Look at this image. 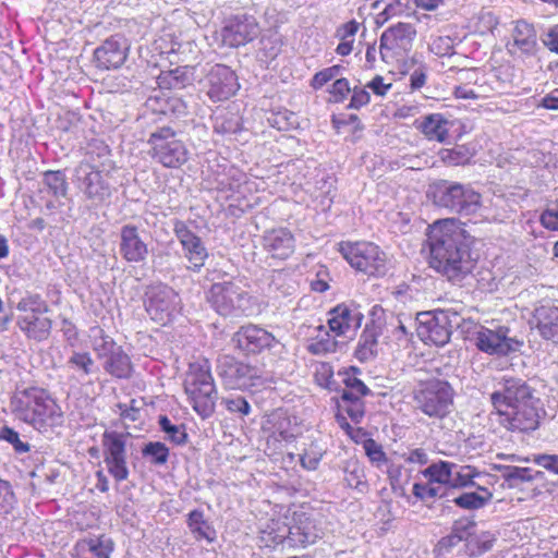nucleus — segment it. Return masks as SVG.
Returning a JSON list of instances; mask_svg holds the SVG:
<instances>
[{"instance_id":"nucleus-1","label":"nucleus","mask_w":558,"mask_h":558,"mask_svg":"<svg viewBox=\"0 0 558 558\" xmlns=\"http://www.w3.org/2000/svg\"><path fill=\"white\" fill-rule=\"evenodd\" d=\"M429 265L449 281L460 282L475 267L465 231L453 219L435 222L428 232Z\"/></svg>"},{"instance_id":"nucleus-2","label":"nucleus","mask_w":558,"mask_h":558,"mask_svg":"<svg viewBox=\"0 0 558 558\" xmlns=\"http://www.w3.org/2000/svg\"><path fill=\"white\" fill-rule=\"evenodd\" d=\"M498 423L510 432L530 433L539 426L545 414L543 402L525 380L504 377L490 395Z\"/></svg>"},{"instance_id":"nucleus-3","label":"nucleus","mask_w":558,"mask_h":558,"mask_svg":"<svg viewBox=\"0 0 558 558\" xmlns=\"http://www.w3.org/2000/svg\"><path fill=\"white\" fill-rule=\"evenodd\" d=\"M13 413L39 432L61 426L63 412L57 401L43 388L17 391L11 400Z\"/></svg>"},{"instance_id":"nucleus-4","label":"nucleus","mask_w":558,"mask_h":558,"mask_svg":"<svg viewBox=\"0 0 558 558\" xmlns=\"http://www.w3.org/2000/svg\"><path fill=\"white\" fill-rule=\"evenodd\" d=\"M184 391L193 410L203 418L215 412L218 392L211 375V365L207 359H198L189 364L184 378Z\"/></svg>"},{"instance_id":"nucleus-5","label":"nucleus","mask_w":558,"mask_h":558,"mask_svg":"<svg viewBox=\"0 0 558 558\" xmlns=\"http://www.w3.org/2000/svg\"><path fill=\"white\" fill-rule=\"evenodd\" d=\"M429 193L435 205L460 216H471L481 208V195L469 184L439 180L430 185Z\"/></svg>"},{"instance_id":"nucleus-6","label":"nucleus","mask_w":558,"mask_h":558,"mask_svg":"<svg viewBox=\"0 0 558 558\" xmlns=\"http://www.w3.org/2000/svg\"><path fill=\"white\" fill-rule=\"evenodd\" d=\"M324 534L322 522L313 513L294 512L293 524L282 526L277 532H264L263 541L266 546H277L288 543L305 547L316 543Z\"/></svg>"},{"instance_id":"nucleus-7","label":"nucleus","mask_w":558,"mask_h":558,"mask_svg":"<svg viewBox=\"0 0 558 558\" xmlns=\"http://www.w3.org/2000/svg\"><path fill=\"white\" fill-rule=\"evenodd\" d=\"M207 300L215 312L223 317L251 316L254 313L253 298L233 281L211 284Z\"/></svg>"},{"instance_id":"nucleus-8","label":"nucleus","mask_w":558,"mask_h":558,"mask_svg":"<svg viewBox=\"0 0 558 558\" xmlns=\"http://www.w3.org/2000/svg\"><path fill=\"white\" fill-rule=\"evenodd\" d=\"M418 336L423 341L442 347L450 341L452 330L473 320L465 319L453 308L436 310L418 315Z\"/></svg>"},{"instance_id":"nucleus-9","label":"nucleus","mask_w":558,"mask_h":558,"mask_svg":"<svg viewBox=\"0 0 558 558\" xmlns=\"http://www.w3.org/2000/svg\"><path fill=\"white\" fill-rule=\"evenodd\" d=\"M74 178L77 189L93 206L99 207L109 203L112 186L109 172L105 171V162L98 165L81 161L74 169Z\"/></svg>"},{"instance_id":"nucleus-10","label":"nucleus","mask_w":558,"mask_h":558,"mask_svg":"<svg viewBox=\"0 0 558 558\" xmlns=\"http://www.w3.org/2000/svg\"><path fill=\"white\" fill-rule=\"evenodd\" d=\"M338 252L352 268L367 276L384 277L388 271L385 252L372 242H340Z\"/></svg>"},{"instance_id":"nucleus-11","label":"nucleus","mask_w":558,"mask_h":558,"mask_svg":"<svg viewBox=\"0 0 558 558\" xmlns=\"http://www.w3.org/2000/svg\"><path fill=\"white\" fill-rule=\"evenodd\" d=\"M454 390L451 385L441 379H432L422 384L414 391V402L417 410L429 417L444 418L453 407Z\"/></svg>"},{"instance_id":"nucleus-12","label":"nucleus","mask_w":558,"mask_h":558,"mask_svg":"<svg viewBox=\"0 0 558 558\" xmlns=\"http://www.w3.org/2000/svg\"><path fill=\"white\" fill-rule=\"evenodd\" d=\"M150 156L165 168H180L189 160V150L178 133L170 126L157 128L147 141Z\"/></svg>"},{"instance_id":"nucleus-13","label":"nucleus","mask_w":558,"mask_h":558,"mask_svg":"<svg viewBox=\"0 0 558 558\" xmlns=\"http://www.w3.org/2000/svg\"><path fill=\"white\" fill-rule=\"evenodd\" d=\"M144 306L150 319L162 326L171 323L182 308L179 293L165 283L146 288Z\"/></svg>"},{"instance_id":"nucleus-14","label":"nucleus","mask_w":558,"mask_h":558,"mask_svg":"<svg viewBox=\"0 0 558 558\" xmlns=\"http://www.w3.org/2000/svg\"><path fill=\"white\" fill-rule=\"evenodd\" d=\"M416 29L411 23L399 22L385 29L379 39V53L387 64L405 60L412 49Z\"/></svg>"},{"instance_id":"nucleus-15","label":"nucleus","mask_w":558,"mask_h":558,"mask_svg":"<svg viewBox=\"0 0 558 558\" xmlns=\"http://www.w3.org/2000/svg\"><path fill=\"white\" fill-rule=\"evenodd\" d=\"M217 374L229 389L244 390L264 386L268 381L259 368L240 362L231 355H222L218 359Z\"/></svg>"},{"instance_id":"nucleus-16","label":"nucleus","mask_w":558,"mask_h":558,"mask_svg":"<svg viewBox=\"0 0 558 558\" xmlns=\"http://www.w3.org/2000/svg\"><path fill=\"white\" fill-rule=\"evenodd\" d=\"M474 341L476 348L487 354L504 356L519 351L522 342L510 336L509 327L490 323L488 326H476Z\"/></svg>"},{"instance_id":"nucleus-17","label":"nucleus","mask_w":558,"mask_h":558,"mask_svg":"<svg viewBox=\"0 0 558 558\" xmlns=\"http://www.w3.org/2000/svg\"><path fill=\"white\" fill-rule=\"evenodd\" d=\"M101 445L108 473L118 483L128 480L130 472L126 462V435L117 430H105Z\"/></svg>"},{"instance_id":"nucleus-18","label":"nucleus","mask_w":558,"mask_h":558,"mask_svg":"<svg viewBox=\"0 0 558 558\" xmlns=\"http://www.w3.org/2000/svg\"><path fill=\"white\" fill-rule=\"evenodd\" d=\"M173 233L182 247L183 257L189 263L187 269L199 272L209 257L203 240L180 219L173 220Z\"/></svg>"},{"instance_id":"nucleus-19","label":"nucleus","mask_w":558,"mask_h":558,"mask_svg":"<svg viewBox=\"0 0 558 558\" xmlns=\"http://www.w3.org/2000/svg\"><path fill=\"white\" fill-rule=\"evenodd\" d=\"M203 87L213 102H219L234 96L240 88V84L235 72L231 68L215 64L205 75Z\"/></svg>"},{"instance_id":"nucleus-20","label":"nucleus","mask_w":558,"mask_h":558,"mask_svg":"<svg viewBox=\"0 0 558 558\" xmlns=\"http://www.w3.org/2000/svg\"><path fill=\"white\" fill-rule=\"evenodd\" d=\"M220 34L225 46L238 48L257 38L259 25L253 15L234 14L225 20Z\"/></svg>"},{"instance_id":"nucleus-21","label":"nucleus","mask_w":558,"mask_h":558,"mask_svg":"<svg viewBox=\"0 0 558 558\" xmlns=\"http://www.w3.org/2000/svg\"><path fill=\"white\" fill-rule=\"evenodd\" d=\"M119 254L129 264H144L149 255L148 244L141 236L136 226L128 223L121 227L119 234Z\"/></svg>"},{"instance_id":"nucleus-22","label":"nucleus","mask_w":558,"mask_h":558,"mask_svg":"<svg viewBox=\"0 0 558 558\" xmlns=\"http://www.w3.org/2000/svg\"><path fill=\"white\" fill-rule=\"evenodd\" d=\"M232 342L244 354H258L272 347L275 337L257 325H246L233 335Z\"/></svg>"},{"instance_id":"nucleus-23","label":"nucleus","mask_w":558,"mask_h":558,"mask_svg":"<svg viewBox=\"0 0 558 558\" xmlns=\"http://www.w3.org/2000/svg\"><path fill=\"white\" fill-rule=\"evenodd\" d=\"M128 51L126 39L118 34L112 35L95 49L94 62L102 70L118 69L125 62Z\"/></svg>"},{"instance_id":"nucleus-24","label":"nucleus","mask_w":558,"mask_h":558,"mask_svg":"<svg viewBox=\"0 0 558 558\" xmlns=\"http://www.w3.org/2000/svg\"><path fill=\"white\" fill-rule=\"evenodd\" d=\"M263 248L271 258L286 260L295 250V239L287 228L268 230L263 235Z\"/></svg>"},{"instance_id":"nucleus-25","label":"nucleus","mask_w":558,"mask_h":558,"mask_svg":"<svg viewBox=\"0 0 558 558\" xmlns=\"http://www.w3.org/2000/svg\"><path fill=\"white\" fill-rule=\"evenodd\" d=\"M363 314L354 306L338 304L329 312L328 326L336 336L354 333L361 326Z\"/></svg>"},{"instance_id":"nucleus-26","label":"nucleus","mask_w":558,"mask_h":558,"mask_svg":"<svg viewBox=\"0 0 558 558\" xmlns=\"http://www.w3.org/2000/svg\"><path fill=\"white\" fill-rule=\"evenodd\" d=\"M145 105L147 109L159 114L181 117L186 113L185 102L161 88L155 89Z\"/></svg>"},{"instance_id":"nucleus-27","label":"nucleus","mask_w":558,"mask_h":558,"mask_svg":"<svg viewBox=\"0 0 558 558\" xmlns=\"http://www.w3.org/2000/svg\"><path fill=\"white\" fill-rule=\"evenodd\" d=\"M44 314H20L16 317V326L31 340L44 341L48 339L52 322Z\"/></svg>"},{"instance_id":"nucleus-28","label":"nucleus","mask_w":558,"mask_h":558,"mask_svg":"<svg viewBox=\"0 0 558 558\" xmlns=\"http://www.w3.org/2000/svg\"><path fill=\"white\" fill-rule=\"evenodd\" d=\"M534 317L542 338L558 344V306L543 304L535 310Z\"/></svg>"},{"instance_id":"nucleus-29","label":"nucleus","mask_w":558,"mask_h":558,"mask_svg":"<svg viewBox=\"0 0 558 558\" xmlns=\"http://www.w3.org/2000/svg\"><path fill=\"white\" fill-rule=\"evenodd\" d=\"M459 80L473 84V90L474 94H476L475 99L488 98L492 94L497 92L495 85H499L495 74H485L476 70H461Z\"/></svg>"},{"instance_id":"nucleus-30","label":"nucleus","mask_w":558,"mask_h":558,"mask_svg":"<svg viewBox=\"0 0 558 558\" xmlns=\"http://www.w3.org/2000/svg\"><path fill=\"white\" fill-rule=\"evenodd\" d=\"M213 129L216 134L230 138L243 131L242 119L236 111L220 109L213 116Z\"/></svg>"},{"instance_id":"nucleus-31","label":"nucleus","mask_w":558,"mask_h":558,"mask_svg":"<svg viewBox=\"0 0 558 558\" xmlns=\"http://www.w3.org/2000/svg\"><path fill=\"white\" fill-rule=\"evenodd\" d=\"M104 369L117 379H130L134 372L131 357L122 347H118L111 354L105 357Z\"/></svg>"},{"instance_id":"nucleus-32","label":"nucleus","mask_w":558,"mask_h":558,"mask_svg":"<svg viewBox=\"0 0 558 558\" xmlns=\"http://www.w3.org/2000/svg\"><path fill=\"white\" fill-rule=\"evenodd\" d=\"M264 429L269 432L277 440L289 441L298 435L296 427L292 424L290 416L283 411L272 412L268 416Z\"/></svg>"},{"instance_id":"nucleus-33","label":"nucleus","mask_w":558,"mask_h":558,"mask_svg":"<svg viewBox=\"0 0 558 558\" xmlns=\"http://www.w3.org/2000/svg\"><path fill=\"white\" fill-rule=\"evenodd\" d=\"M186 525L196 542L205 541L211 544L217 537L215 527L205 519L204 511L201 509H194L187 513Z\"/></svg>"},{"instance_id":"nucleus-34","label":"nucleus","mask_w":558,"mask_h":558,"mask_svg":"<svg viewBox=\"0 0 558 558\" xmlns=\"http://www.w3.org/2000/svg\"><path fill=\"white\" fill-rule=\"evenodd\" d=\"M192 82L193 69L187 66H177L169 71H161L157 77L158 87L167 92L182 89Z\"/></svg>"},{"instance_id":"nucleus-35","label":"nucleus","mask_w":558,"mask_h":558,"mask_svg":"<svg viewBox=\"0 0 558 558\" xmlns=\"http://www.w3.org/2000/svg\"><path fill=\"white\" fill-rule=\"evenodd\" d=\"M378 336L377 328L373 326H366L362 331L355 351L354 356L362 363L368 362L377 355L378 351Z\"/></svg>"},{"instance_id":"nucleus-36","label":"nucleus","mask_w":558,"mask_h":558,"mask_svg":"<svg viewBox=\"0 0 558 558\" xmlns=\"http://www.w3.org/2000/svg\"><path fill=\"white\" fill-rule=\"evenodd\" d=\"M416 128L428 138L444 142L448 137V120L440 113H430L422 121H416Z\"/></svg>"},{"instance_id":"nucleus-37","label":"nucleus","mask_w":558,"mask_h":558,"mask_svg":"<svg viewBox=\"0 0 558 558\" xmlns=\"http://www.w3.org/2000/svg\"><path fill=\"white\" fill-rule=\"evenodd\" d=\"M513 45L523 53H534L537 46V37L535 28L526 21L520 20L515 22L512 32Z\"/></svg>"},{"instance_id":"nucleus-38","label":"nucleus","mask_w":558,"mask_h":558,"mask_svg":"<svg viewBox=\"0 0 558 558\" xmlns=\"http://www.w3.org/2000/svg\"><path fill=\"white\" fill-rule=\"evenodd\" d=\"M254 181L248 180L247 175L236 168H230L228 173L219 180L218 186L221 191H229L233 194L244 196L253 191Z\"/></svg>"},{"instance_id":"nucleus-39","label":"nucleus","mask_w":558,"mask_h":558,"mask_svg":"<svg viewBox=\"0 0 558 558\" xmlns=\"http://www.w3.org/2000/svg\"><path fill=\"white\" fill-rule=\"evenodd\" d=\"M475 488L485 495H481L477 492L462 493L453 497L452 502L463 510H478L483 508L489 502L493 495L488 488L484 486H476Z\"/></svg>"},{"instance_id":"nucleus-40","label":"nucleus","mask_w":558,"mask_h":558,"mask_svg":"<svg viewBox=\"0 0 558 558\" xmlns=\"http://www.w3.org/2000/svg\"><path fill=\"white\" fill-rule=\"evenodd\" d=\"M338 342L323 325L317 327V335L307 344V351L314 355H326L337 351Z\"/></svg>"},{"instance_id":"nucleus-41","label":"nucleus","mask_w":558,"mask_h":558,"mask_svg":"<svg viewBox=\"0 0 558 558\" xmlns=\"http://www.w3.org/2000/svg\"><path fill=\"white\" fill-rule=\"evenodd\" d=\"M481 476V472L472 465H458L453 463L452 476L449 488L462 489L478 486L475 478Z\"/></svg>"},{"instance_id":"nucleus-42","label":"nucleus","mask_w":558,"mask_h":558,"mask_svg":"<svg viewBox=\"0 0 558 558\" xmlns=\"http://www.w3.org/2000/svg\"><path fill=\"white\" fill-rule=\"evenodd\" d=\"M452 468L453 462L440 460L422 470L421 474L434 484H440L449 487L450 478L452 476Z\"/></svg>"},{"instance_id":"nucleus-43","label":"nucleus","mask_w":558,"mask_h":558,"mask_svg":"<svg viewBox=\"0 0 558 558\" xmlns=\"http://www.w3.org/2000/svg\"><path fill=\"white\" fill-rule=\"evenodd\" d=\"M15 308L21 314H46L49 312V305L46 300L35 292L26 291L19 300Z\"/></svg>"},{"instance_id":"nucleus-44","label":"nucleus","mask_w":558,"mask_h":558,"mask_svg":"<svg viewBox=\"0 0 558 558\" xmlns=\"http://www.w3.org/2000/svg\"><path fill=\"white\" fill-rule=\"evenodd\" d=\"M344 481L347 485L361 493L367 490L368 485L365 478L364 468L356 460H349L343 466Z\"/></svg>"},{"instance_id":"nucleus-45","label":"nucleus","mask_w":558,"mask_h":558,"mask_svg":"<svg viewBox=\"0 0 558 558\" xmlns=\"http://www.w3.org/2000/svg\"><path fill=\"white\" fill-rule=\"evenodd\" d=\"M43 184L56 199L65 197L68 193L66 177L61 170H48L43 174Z\"/></svg>"},{"instance_id":"nucleus-46","label":"nucleus","mask_w":558,"mask_h":558,"mask_svg":"<svg viewBox=\"0 0 558 558\" xmlns=\"http://www.w3.org/2000/svg\"><path fill=\"white\" fill-rule=\"evenodd\" d=\"M474 157V150L465 145H456L439 151L440 160L447 166H464Z\"/></svg>"},{"instance_id":"nucleus-47","label":"nucleus","mask_w":558,"mask_h":558,"mask_svg":"<svg viewBox=\"0 0 558 558\" xmlns=\"http://www.w3.org/2000/svg\"><path fill=\"white\" fill-rule=\"evenodd\" d=\"M92 331V345L98 359H105L111 354L119 345L112 337L107 335L105 330L98 326L90 329Z\"/></svg>"},{"instance_id":"nucleus-48","label":"nucleus","mask_w":558,"mask_h":558,"mask_svg":"<svg viewBox=\"0 0 558 558\" xmlns=\"http://www.w3.org/2000/svg\"><path fill=\"white\" fill-rule=\"evenodd\" d=\"M82 545H85L87 551L92 554L94 558H110L114 544L111 538L106 536L84 538L80 541Z\"/></svg>"},{"instance_id":"nucleus-49","label":"nucleus","mask_w":558,"mask_h":558,"mask_svg":"<svg viewBox=\"0 0 558 558\" xmlns=\"http://www.w3.org/2000/svg\"><path fill=\"white\" fill-rule=\"evenodd\" d=\"M66 365L77 372L80 377H87L94 373L95 361L89 352L73 351Z\"/></svg>"},{"instance_id":"nucleus-50","label":"nucleus","mask_w":558,"mask_h":558,"mask_svg":"<svg viewBox=\"0 0 558 558\" xmlns=\"http://www.w3.org/2000/svg\"><path fill=\"white\" fill-rule=\"evenodd\" d=\"M158 424L167 438L174 445L182 446L187 441V434L183 424H173L167 415H160Z\"/></svg>"},{"instance_id":"nucleus-51","label":"nucleus","mask_w":558,"mask_h":558,"mask_svg":"<svg viewBox=\"0 0 558 558\" xmlns=\"http://www.w3.org/2000/svg\"><path fill=\"white\" fill-rule=\"evenodd\" d=\"M542 475L543 473L539 471H533L530 468L520 466H505L502 472V477L505 481L510 483V486H514L523 482L534 481Z\"/></svg>"},{"instance_id":"nucleus-52","label":"nucleus","mask_w":558,"mask_h":558,"mask_svg":"<svg viewBox=\"0 0 558 558\" xmlns=\"http://www.w3.org/2000/svg\"><path fill=\"white\" fill-rule=\"evenodd\" d=\"M267 120L272 128L279 131H290L299 126L298 116L288 109L271 112Z\"/></svg>"},{"instance_id":"nucleus-53","label":"nucleus","mask_w":558,"mask_h":558,"mask_svg":"<svg viewBox=\"0 0 558 558\" xmlns=\"http://www.w3.org/2000/svg\"><path fill=\"white\" fill-rule=\"evenodd\" d=\"M142 454L150 463L162 465L168 461L169 448L163 442L150 441L143 447Z\"/></svg>"},{"instance_id":"nucleus-54","label":"nucleus","mask_w":558,"mask_h":558,"mask_svg":"<svg viewBox=\"0 0 558 558\" xmlns=\"http://www.w3.org/2000/svg\"><path fill=\"white\" fill-rule=\"evenodd\" d=\"M325 452L326 450L317 442H311L304 452L299 456L302 468L307 471L317 470Z\"/></svg>"},{"instance_id":"nucleus-55","label":"nucleus","mask_w":558,"mask_h":558,"mask_svg":"<svg viewBox=\"0 0 558 558\" xmlns=\"http://www.w3.org/2000/svg\"><path fill=\"white\" fill-rule=\"evenodd\" d=\"M283 41L280 35L271 34L260 39L259 52L264 61L275 60L281 52Z\"/></svg>"},{"instance_id":"nucleus-56","label":"nucleus","mask_w":558,"mask_h":558,"mask_svg":"<svg viewBox=\"0 0 558 558\" xmlns=\"http://www.w3.org/2000/svg\"><path fill=\"white\" fill-rule=\"evenodd\" d=\"M412 493L414 497L422 501H428L436 497L449 496L448 493L444 492L440 486H436L434 483L427 480V483H414Z\"/></svg>"},{"instance_id":"nucleus-57","label":"nucleus","mask_w":558,"mask_h":558,"mask_svg":"<svg viewBox=\"0 0 558 558\" xmlns=\"http://www.w3.org/2000/svg\"><path fill=\"white\" fill-rule=\"evenodd\" d=\"M110 149L108 145H106L102 141L95 140L87 146L86 159L84 161H89L92 163H100L105 162V167L110 161L109 159Z\"/></svg>"},{"instance_id":"nucleus-58","label":"nucleus","mask_w":558,"mask_h":558,"mask_svg":"<svg viewBox=\"0 0 558 558\" xmlns=\"http://www.w3.org/2000/svg\"><path fill=\"white\" fill-rule=\"evenodd\" d=\"M496 537L489 532L482 533L475 539L468 543L470 556H481L493 548Z\"/></svg>"},{"instance_id":"nucleus-59","label":"nucleus","mask_w":558,"mask_h":558,"mask_svg":"<svg viewBox=\"0 0 558 558\" xmlns=\"http://www.w3.org/2000/svg\"><path fill=\"white\" fill-rule=\"evenodd\" d=\"M16 504L13 486L9 481L0 478V514L10 513Z\"/></svg>"},{"instance_id":"nucleus-60","label":"nucleus","mask_w":558,"mask_h":558,"mask_svg":"<svg viewBox=\"0 0 558 558\" xmlns=\"http://www.w3.org/2000/svg\"><path fill=\"white\" fill-rule=\"evenodd\" d=\"M360 374L359 368L350 367L343 377V384L345 386L344 389L352 390L353 392H357L362 396L371 395L369 388L357 377Z\"/></svg>"},{"instance_id":"nucleus-61","label":"nucleus","mask_w":558,"mask_h":558,"mask_svg":"<svg viewBox=\"0 0 558 558\" xmlns=\"http://www.w3.org/2000/svg\"><path fill=\"white\" fill-rule=\"evenodd\" d=\"M366 456L376 468L380 469L385 464H388V458L383 447L377 444L374 439H367L363 446Z\"/></svg>"},{"instance_id":"nucleus-62","label":"nucleus","mask_w":558,"mask_h":558,"mask_svg":"<svg viewBox=\"0 0 558 558\" xmlns=\"http://www.w3.org/2000/svg\"><path fill=\"white\" fill-rule=\"evenodd\" d=\"M0 440L12 445L16 453H26L29 451V445L22 441L19 433L7 425L0 428Z\"/></svg>"},{"instance_id":"nucleus-63","label":"nucleus","mask_w":558,"mask_h":558,"mask_svg":"<svg viewBox=\"0 0 558 558\" xmlns=\"http://www.w3.org/2000/svg\"><path fill=\"white\" fill-rule=\"evenodd\" d=\"M476 523L471 518H461L453 522L451 533L458 536L462 542H469L475 533Z\"/></svg>"},{"instance_id":"nucleus-64","label":"nucleus","mask_w":558,"mask_h":558,"mask_svg":"<svg viewBox=\"0 0 558 558\" xmlns=\"http://www.w3.org/2000/svg\"><path fill=\"white\" fill-rule=\"evenodd\" d=\"M221 403L230 413L239 414L241 416H245L251 413V405L242 396L223 398Z\"/></svg>"}]
</instances>
